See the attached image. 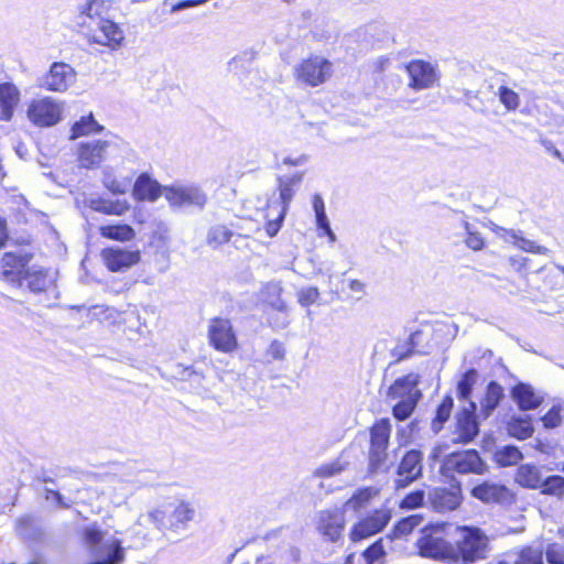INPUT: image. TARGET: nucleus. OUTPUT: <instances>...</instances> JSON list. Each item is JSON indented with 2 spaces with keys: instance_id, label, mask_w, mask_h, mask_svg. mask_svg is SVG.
<instances>
[{
  "instance_id": "f257e3e1",
  "label": "nucleus",
  "mask_w": 564,
  "mask_h": 564,
  "mask_svg": "<svg viewBox=\"0 0 564 564\" xmlns=\"http://www.w3.org/2000/svg\"><path fill=\"white\" fill-rule=\"evenodd\" d=\"M78 23L87 24L93 32L88 33V40L91 43L107 45L112 50L121 46L124 40L123 31L113 21L106 19L105 0H84L77 6Z\"/></svg>"
},
{
  "instance_id": "f03ea898",
  "label": "nucleus",
  "mask_w": 564,
  "mask_h": 564,
  "mask_svg": "<svg viewBox=\"0 0 564 564\" xmlns=\"http://www.w3.org/2000/svg\"><path fill=\"white\" fill-rule=\"evenodd\" d=\"M457 538L453 544V562L474 564L488 557L490 552L488 536L476 527H457Z\"/></svg>"
},
{
  "instance_id": "7ed1b4c3",
  "label": "nucleus",
  "mask_w": 564,
  "mask_h": 564,
  "mask_svg": "<svg viewBox=\"0 0 564 564\" xmlns=\"http://www.w3.org/2000/svg\"><path fill=\"white\" fill-rule=\"evenodd\" d=\"M119 152L118 139L112 135L111 139H97L78 143L77 160L80 167L96 170L119 155Z\"/></svg>"
},
{
  "instance_id": "20e7f679",
  "label": "nucleus",
  "mask_w": 564,
  "mask_h": 564,
  "mask_svg": "<svg viewBox=\"0 0 564 564\" xmlns=\"http://www.w3.org/2000/svg\"><path fill=\"white\" fill-rule=\"evenodd\" d=\"M390 433L388 419L378 421L370 430L369 468L372 473L387 471L391 466L387 454Z\"/></svg>"
},
{
  "instance_id": "39448f33",
  "label": "nucleus",
  "mask_w": 564,
  "mask_h": 564,
  "mask_svg": "<svg viewBox=\"0 0 564 564\" xmlns=\"http://www.w3.org/2000/svg\"><path fill=\"white\" fill-rule=\"evenodd\" d=\"M488 465L482 460L476 449L455 452L444 457L440 471L445 477H453L454 473L459 475H484Z\"/></svg>"
},
{
  "instance_id": "423d86ee",
  "label": "nucleus",
  "mask_w": 564,
  "mask_h": 564,
  "mask_svg": "<svg viewBox=\"0 0 564 564\" xmlns=\"http://www.w3.org/2000/svg\"><path fill=\"white\" fill-rule=\"evenodd\" d=\"M416 544L419 547V554L423 557L453 562V544L443 538L441 527L433 528L430 531H424Z\"/></svg>"
},
{
  "instance_id": "0eeeda50",
  "label": "nucleus",
  "mask_w": 564,
  "mask_h": 564,
  "mask_svg": "<svg viewBox=\"0 0 564 564\" xmlns=\"http://www.w3.org/2000/svg\"><path fill=\"white\" fill-rule=\"evenodd\" d=\"M330 75L332 63L327 58L318 55L303 59L295 67L296 79L311 87L324 84Z\"/></svg>"
},
{
  "instance_id": "6e6552de",
  "label": "nucleus",
  "mask_w": 564,
  "mask_h": 564,
  "mask_svg": "<svg viewBox=\"0 0 564 564\" xmlns=\"http://www.w3.org/2000/svg\"><path fill=\"white\" fill-rule=\"evenodd\" d=\"M28 117L35 126H54L62 119V105L50 97L33 100L29 106Z\"/></svg>"
},
{
  "instance_id": "1a4fd4ad",
  "label": "nucleus",
  "mask_w": 564,
  "mask_h": 564,
  "mask_svg": "<svg viewBox=\"0 0 564 564\" xmlns=\"http://www.w3.org/2000/svg\"><path fill=\"white\" fill-rule=\"evenodd\" d=\"M212 346L223 352L232 351L237 347V338L229 319L215 317L208 327Z\"/></svg>"
},
{
  "instance_id": "9d476101",
  "label": "nucleus",
  "mask_w": 564,
  "mask_h": 564,
  "mask_svg": "<svg viewBox=\"0 0 564 564\" xmlns=\"http://www.w3.org/2000/svg\"><path fill=\"white\" fill-rule=\"evenodd\" d=\"M422 459L423 454L421 451H408L397 469L398 478L395 479V488L401 489L408 487L422 476Z\"/></svg>"
},
{
  "instance_id": "9b49d317",
  "label": "nucleus",
  "mask_w": 564,
  "mask_h": 564,
  "mask_svg": "<svg viewBox=\"0 0 564 564\" xmlns=\"http://www.w3.org/2000/svg\"><path fill=\"white\" fill-rule=\"evenodd\" d=\"M76 73L65 63H53L48 73L40 79V87L52 91H65L75 80Z\"/></svg>"
},
{
  "instance_id": "f8f14e48",
  "label": "nucleus",
  "mask_w": 564,
  "mask_h": 564,
  "mask_svg": "<svg viewBox=\"0 0 564 564\" xmlns=\"http://www.w3.org/2000/svg\"><path fill=\"white\" fill-rule=\"evenodd\" d=\"M345 528V516L340 509L321 510L317 516V529L325 540L337 542Z\"/></svg>"
},
{
  "instance_id": "ddd939ff",
  "label": "nucleus",
  "mask_w": 564,
  "mask_h": 564,
  "mask_svg": "<svg viewBox=\"0 0 564 564\" xmlns=\"http://www.w3.org/2000/svg\"><path fill=\"white\" fill-rule=\"evenodd\" d=\"M477 405L475 402L469 401V409H463L456 415V443L468 444L474 441V438L479 433V424L476 419Z\"/></svg>"
},
{
  "instance_id": "4468645a",
  "label": "nucleus",
  "mask_w": 564,
  "mask_h": 564,
  "mask_svg": "<svg viewBox=\"0 0 564 564\" xmlns=\"http://www.w3.org/2000/svg\"><path fill=\"white\" fill-rule=\"evenodd\" d=\"M470 495L484 503H506L512 499L511 491L507 486L489 480L473 487Z\"/></svg>"
},
{
  "instance_id": "2eb2a0df",
  "label": "nucleus",
  "mask_w": 564,
  "mask_h": 564,
  "mask_svg": "<svg viewBox=\"0 0 564 564\" xmlns=\"http://www.w3.org/2000/svg\"><path fill=\"white\" fill-rule=\"evenodd\" d=\"M391 519L390 512L387 510H377L370 517L361 520L354 525L350 532V539L354 542L366 539L383 530Z\"/></svg>"
},
{
  "instance_id": "dca6fc26",
  "label": "nucleus",
  "mask_w": 564,
  "mask_h": 564,
  "mask_svg": "<svg viewBox=\"0 0 564 564\" xmlns=\"http://www.w3.org/2000/svg\"><path fill=\"white\" fill-rule=\"evenodd\" d=\"M405 68L410 76L409 86L415 90L430 88L436 79L435 69L429 62L411 61Z\"/></svg>"
},
{
  "instance_id": "f3484780",
  "label": "nucleus",
  "mask_w": 564,
  "mask_h": 564,
  "mask_svg": "<svg viewBox=\"0 0 564 564\" xmlns=\"http://www.w3.org/2000/svg\"><path fill=\"white\" fill-rule=\"evenodd\" d=\"M107 268L112 272L123 271L140 261V252L121 248H107L101 252Z\"/></svg>"
},
{
  "instance_id": "a211bd4d",
  "label": "nucleus",
  "mask_w": 564,
  "mask_h": 564,
  "mask_svg": "<svg viewBox=\"0 0 564 564\" xmlns=\"http://www.w3.org/2000/svg\"><path fill=\"white\" fill-rule=\"evenodd\" d=\"M420 376L417 373H408L398 378L388 390V398L391 400H420L422 393L417 389Z\"/></svg>"
},
{
  "instance_id": "6ab92c4d",
  "label": "nucleus",
  "mask_w": 564,
  "mask_h": 564,
  "mask_svg": "<svg viewBox=\"0 0 564 564\" xmlns=\"http://www.w3.org/2000/svg\"><path fill=\"white\" fill-rule=\"evenodd\" d=\"M424 340V333L416 330L412 333L406 339L399 340L394 348L391 349V357L394 362H400L411 356L426 354V347L422 344Z\"/></svg>"
},
{
  "instance_id": "aec40b11",
  "label": "nucleus",
  "mask_w": 564,
  "mask_h": 564,
  "mask_svg": "<svg viewBox=\"0 0 564 564\" xmlns=\"http://www.w3.org/2000/svg\"><path fill=\"white\" fill-rule=\"evenodd\" d=\"M430 501L438 512L455 510L462 502L459 488H436L430 494Z\"/></svg>"
},
{
  "instance_id": "412c9836",
  "label": "nucleus",
  "mask_w": 564,
  "mask_h": 564,
  "mask_svg": "<svg viewBox=\"0 0 564 564\" xmlns=\"http://www.w3.org/2000/svg\"><path fill=\"white\" fill-rule=\"evenodd\" d=\"M510 394L521 411L535 410L543 401V397L536 394L534 389L524 382L516 384Z\"/></svg>"
},
{
  "instance_id": "4be33fe9",
  "label": "nucleus",
  "mask_w": 564,
  "mask_h": 564,
  "mask_svg": "<svg viewBox=\"0 0 564 564\" xmlns=\"http://www.w3.org/2000/svg\"><path fill=\"white\" fill-rule=\"evenodd\" d=\"M20 101V91L12 83L0 84V120L10 121Z\"/></svg>"
},
{
  "instance_id": "5701e85b",
  "label": "nucleus",
  "mask_w": 564,
  "mask_h": 564,
  "mask_svg": "<svg viewBox=\"0 0 564 564\" xmlns=\"http://www.w3.org/2000/svg\"><path fill=\"white\" fill-rule=\"evenodd\" d=\"M196 516L195 508L189 502H180L169 513L166 518V527L173 531H183Z\"/></svg>"
},
{
  "instance_id": "b1692460",
  "label": "nucleus",
  "mask_w": 564,
  "mask_h": 564,
  "mask_svg": "<svg viewBox=\"0 0 564 564\" xmlns=\"http://www.w3.org/2000/svg\"><path fill=\"white\" fill-rule=\"evenodd\" d=\"M167 197L172 205L177 206L195 205L203 207L206 203L205 194L195 187L172 188Z\"/></svg>"
},
{
  "instance_id": "393cba45",
  "label": "nucleus",
  "mask_w": 564,
  "mask_h": 564,
  "mask_svg": "<svg viewBox=\"0 0 564 564\" xmlns=\"http://www.w3.org/2000/svg\"><path fill=\"white\" fill-rule=\"evenodd\" d=\"M503 398L505 391L501 384L497 381H490L487 384L485 397L480 401V414L484 419H487L492 414Z\"/></svg>"
},
{
  "instance_id": "a878e982",
  "label": "nucleus",
  "mask_w": 564,
  "mask_h": 564,
  "mask_svg": "<svg viewBox=\"0 0 564 564\" xmlns=\"http://www.w3.org/2000/svg\"><path fill=\"white\" fill-rule=\"evenodd\" d=\"M105 127L100 124L93 112L82 116L76 120L70 128V140H76L80 137H88L90 134L101 133Z\"/></svg>"
},
{
  "instance_id": "bb28decb",
  "label": "nucleus",
  "mask_w": 564,
  "mask_h": 564,
  "mask_svg": "<svg viewBox=\"0 0 564 564\" xmlns=\"http://www.w3.org/2000/svg\"><path fill=\"white\" fill-rule=\"evenodd\" d=\"M542 471L535 465L524 464L517 469L516 481L521 487L529 489H539L542 485Z\"/></svg>"
},
{
  "instance_id": "cd10ccee",
  "label": "nucleus",
  "mask_w": 564,
  "mask_h": 564,
  "mask_svg": "<svg viewBox=\"0 0 564 564\" xmlns=\"http://www.w3.org/2000/svg\"><path fill=\"white\" fill-rule=\"evenodd\" d=\"M15 532L22 540L29 542L40 541L44 534L43 529L30 516H23L17 520Z\"/></svg>"
},
{
  "instance_id": "c85d7f7f",
  "label": "nucleus",
  "mask_w": 564,
  "mask_h": 564,
  "mask_svg": "<svg viewBox=\"0 0 564 564\" xmlns=\"http://www.w3.org/2000/svg\"><path fill=\"white\" fill-rule=\"evenodd\" d=\"M507 430L512 437L518 440H527L532 435L534 431L532 419L527 414L512 416L508 422Z\"/></svg>"
},
{
  "instance_id": "c756f323",
  "label": "nucleus",
  "mask_w": 564,
  "mask_h": 564,
  "mask_svg": "<svg viewBox=\"0 0 564 564\" xmlns=\"http://www.w3.org/2000/svg\"><path fill=\"white\" fill-rule=\"evenodd\" d=\"M133 195L140 200H155L161 195V185L155 178H137Z\"/></svg>"
},
{
  "instance_id": "7c9ffc66",
  "label": "nucleus",
  "mask_w": 564,
  "mask_h": 564,
  "mask_svg": "<svg viewBox=\"0 0 564 564\" xmlns=\"http://www.w3.org/2000/svg\"><path fill=\"white\" fill-rule=\"evenodd\" d=\"M512 564H544L543 550L540 547L524 546L517 552L507 554Z\"/></svg>"
},
{
  "instance_id": "2f4dec72",
  "label": "nucleus",
  "mask_w": 564,
  "mask_h": 564,
  "mask_svg": "<svg viewBox=\"0 0 564 564\" xmlns=\"http://www.w3.org/2000/svg\"><path fill=\"white\" fill-rule=\"evenodd\" d=\"M282 286L280 283H269L263 290L264 302L278 313H285L286 303L282 300Z\"/></svg>"
},
{
  "instance_id": "473e14b6",
  "label": "nucleus",
  "mask_w": 564,
  "mask_h": 564,
  "mask_svg": "<svg viewBox=\"0 0 564 564\" xmlns=\"http://www.w3.org/2000/svg\"><path fill=\"white\" fill-rule=\"evenodd\" d=\"M100 234L102 237L119 241H129L135 236L134 229L126 224L102 226Z\"/></svg>"
},
{
  "instance_id": "72a5a7b5",
  "label": "nucleus",
  "mask_w": 564,
  "mask_h": 564,
  "mask_svg": "<svg viewBox=\"0 0 564 564\" xmlns=\"http://www.w3.org/2000/svg\"><path fill=\"white\" fill-rule=\"evenodd\" d=\"M523 458L521 451L514 445H506L495 453V460L498 465L507 467L518 464Z\"/></svg>"
},
{
  "instance_id": "f704fd0d",
  "label": "nucleus",
  "mask_w": 564,
  "mask_h": 564,
  "mask_svg": "<svg viewBox=\"0 0 564 564\" xmlns=\"http://www.w3.org/2000/svg\"><path fill=\"white\" fill-rule=\"evenodd\" d=\"M423 518L413 514L401 519L393 528L392 534L388 535L389 539H400L410 534L416 527L421 524Z\"/></svg>"
},
{
  "instance_id": "c9c22d12",
  "label": "nucleus",
  "mask_w": 564,
  "mask_h": 564,
  "mask_svg": "<svg viewBox=\"0 0 564 564\" xmlns=\"http://www.w3.org/2000/svg\"><path fill=\"white\" fill-rule=\"evenodd\" d=\"M478 379V372L476 369H468L459 379L457 383V394L459 400L467 401L469 400L473 388Z\"/></svg>"
},
{
  "instance_id": "e433bc0d",
  "label": "nucleus",
  "mask_w": 564,
  "mask_h": 564,
  "mask_svg": "<svg viewBox=\"0 0 564 564\" xmlns=\"http://www.w3.org/2000/svg\"><path fill=\"white\" fill-rule=\"evenodd\" d=\"M453 405V398L445 397L442 403L437 406L436 415L432 421V430L435 433H438L443 429L444 423L449 419Z\"/></svg>"
},
{
  "instance_id": "4c0bfd02",
  "label": "nucleus",
  "mask_w": 564,
  "mask_h": 564,
  "mask_svg": "<svg viewBox=\"0 0 564 564\" xmlns=\"http://www.w3.org/2000/svg\"><path fill=\"white\" fill-rule=\"evenodd\" d=\"M256 57V52L253 51H245L241 54L232 57L229 63L228 67L230 72H234L236 75L240 76L243 73H246L253 62Z\"/></svg>"
},
{
  "instance_id": "58836bf2",
  "label": "nucleus",
  "mask_w": 564,
  "mask_h": 564,
  "mask_svg": "<svg viewBox=\"0 0 564 564\" xmlns=\"http://www.w3.org/2000/svg\"><path fill=\"white\" fill-rule=\"evenodd\" d=\"M539 489H541V494L543 495L561 496L564 494V477L552 475L543 478Z\"/></svg>"
},
{
  "instance_id": "ea45409f",
  "label": "nucleus",
  "mask_w": 564,
  "mask_h": 564,
  "mask_svg": "<svg viewBox=\"0 0 564 564\" xmlns=\"http://www.w3.org/2000/svg\"><path fill=\"white\" fill-rule=\"evenodd\" d=\"M232 232L225 226L212 227L207 235V243L213 248H217L230 240Z\"/></svg>"
},
{
  "instance_id": "a19ab883",
  "label": "nucleus",
  "mask_w": 564,
  "mask_h": 564,
  "mask_svg": "<svg viewBox=\"0 0 564 564\" xmlns=\"http://www.w3.org/2000/svg\"><path fill=\"white\" fill-rule=\"evenodd\" d=\"M512 238L514 239V245L525 252L535 254H547L550 252V249L546 247L540 246L535 241L519 236L516 232L512 234Z\"/></svg>"
},
{
  "instance_id": "79ce46f5",
  "label": "nucleus",
  "mask_w": 564,
  "mask_h": 564,
  "mask_svg": "<svg viewBox=\"0 0 564 564\" xmlns=\"http://www.w3.org/2000/svg\"><path fill=\"white\" fill-rule=\"evenodd\" d=\"M419 400L409 399V400H398V402L393 405L392 413L393 416L399 421H404L413 413L416 408Z\"/></svg>"
},
{
  "instance_id": "37998d69",
  "label": "nucleus",
  "mask_w": 564,
  "mask_h": 564,
  "mask_svg": "<svg viewBox=\"0 0 564 564\" xmlns=\"http://www.w3.org/2000/svg\"><path fill=\"white\" fill-rule=\"evenodd\" d=\"M498 97L500 102L510 111L516 110L519 107V95L507 86L499 87Z\"/></svg>"
},
{
  "instance_id": "c03bdc74",
  "label": "nucleus",
  "mask_w": 564,
  "mask_h": 564,
  "mask_svg": "<svg viewBox=\"0 0 564 564\" xmlns=\"http://www.w3.org/2000/svg\"><path fill=\"white\" fill-rule=\"evenodd\" d=\"M464 229L467 234V237L465 239V243L468 248H470L474 251H479L484 248L485 242L481 235L473 229V226L468 221L463 223Z\"/></svg>"
},
{
  "instance_id": "a18cd8bd",
  "label": "nucleus",
  "mask_w": 564,
  "mask_h": 564,
  "mask_svg": "<svg viewBox=\"0 0 564 564\" xmlns=\"http://www.w3.org/2000/svg\"><path fill=\"white\" fill-rule=\"evenodd\" d=\"M29 289L34 293L43 292L47 289V275L42 271L35 273H28L25 276Z\"/></svg>"
},
{
  "instance_id": "49530a36",
  "label": "nucleus",
  "mask_w": 564,
  "mask_h": 564,
  "mask_svg": "<svg viewBox=\"0 0 564 564\" xmlns=\"http://www.w3.org/2000/svg\"><path fill=\"white\" fill-rule=\"evenodd\" d=\"M543 554H545L549 564H564V545L562 544H549Z\"/></svg>"
},
{
  "instance_id": "de8ad7c7",
  "label": "nucleus",
  "mask_w": 564,
  "mask_h": 564,
  "mask_svg": "<svg viewBox=\"0 0 564 564\" xmlns=\"http://www.w3.org/2000/svg\"><path fill=\"white\" fill-rule=\"evenodd\" d=\"M372 491L370 488L358 490L347 502L346 507L357 510L370 500Z\"/></svg>"
},
{
  "instance_id": "09e8293b",
  "label": "nucleus",
  "mask_w": 564,
  "mask_h": 564,
  "mask_svg": "<svg viewBox=\"0 0 564 564\" xmlns=\"http://www.w3.org/2000/svg\"><path fill=\"white\" fill-rule=\"evenodd\" d=\"M424 502V491L415 490L406 495L400 503L401 509H415Z\"/></svg>"
},
{
  "instance_id": "8fccbe9b",
  "label": "nucleus",
  "mask_w": 564,
  "mask_h": 564,
  "mask_svg": "<svg viewBox=\"0 0 564 564\" xmlns=\"http://www.w3.org/2000/svg\"><path fill=\"white\" fill-rule=\"evenodd\" d=\"M319 297V291L315 286L303 288L299 292V303L302 306H310Z\"/></svg>"
},
{
  "instance_id": "3c124183",
  "label": "nucleus",
  "mask_w": 564,
  "mask_h": 564,
  "mask_svg": "<svg viewBox=\"0 0 564 564\" xmlns=\"http://www.w3.org/2000/svg\"><path fill=\"white\" fill-rule=\"evenodd\" d=\"M386 554L383 546H382V540H378L377 542L372 543L365 552L364 556L367 561V564H373L377 560L382 557Z\"/></svg>"
},
{
  "instance_id": "603ef678",
  "label": "nucleus",
  "mask_w": 564,
  "mask_h": 564,
  "mask_svg": "<svg viewBox=\"0 0 564 564\" xmlns=\"http://www.w3.org/2000/svg\"><path fill=\"white\" fill-rule=\"evenodd\" d=\"M96 210L105 213L107 215H121L127 208L124 205L118 203H111L106 200L98 202L97 206L94 207Z\"/></svg>"
},
{
  "instance_id": "864d4df0",
  "label": "nucleus",
  "mask_w": 564,
  "mask_h": 564,
  "mask_svg": "<svg viewBox=\"0 0 564 564\" xmlns=\"http://www.w3.org/2000/svg\"><path fill=\"white\" fill-rule=\"evenodd\" d=\"M480 91H474L466 89L464 91V97L466 99L467 106H469L475 111H485V104L480 98Z\"/></svg>"
},
{
  "instance_id": "5fc2aeb1",
  "label": "nucleus",
  "mask_w": 564,
  "mask_h": 564,
  "mask_svg": "<svg viewBox=\"0 0 564 564\" xmlns=\"http://www.w3.org/2000/svg\"><path fill=\"white\" fill-rule=\"evenodd\" d=\"M279 189H280V200L282 203L281 210H284V213H285L289 204L291 203V200L294 196V189H293L291 183H281L279 186Z\"/></svg>"
},
{
  "instance_id": "6e6d98bb",
  "label": "nucleus",
  "mask_w": 564,
  "mask_h": 564,
  "mask_svg": "<svg viewBox=\"0 0 564 564\" xmlns=\"http://www.w3.org/2000/svg\"><path fill=\"white\" fill-rule=\"evenodd\" d=\"M543 424L547 429H554L561 424L560 409L553 406L543 417Z\"/></svg>"
},
{
  "instance_id": "4d7b16f0",
  "label": "nucleus",
  "mask_w": 564,
  "mask_h": 564,
  "mask_svg": "<svg viewBox=\"0 0 564 564\" xmlns=\"http://www.w3.org/2000/svg\"><path fill=\"white\" fill-rule=\"evenodd\" d=\"M105 186L110 189L112 193H126L127 188L129 187V183L126 181L128 178H105Z\"/></svg>"
},
{
  "instance_id": "13d9d810",
  "label": "nucleus",
  "mask_w": 564,
  "mask_h": 564,
  "mask_svg": "<svg viewBox=\"0 0 564 564\" xmlns=\"http://www.w3.org/2000/svg\"><path fill=\"white\" fill-rule=\"evenodd\" d=\"M343 470V466L339 462H334L327 465H323L318 468L317 475L321 477H332L338 475Z\"/></svg>"
},
{
  "instance_id": "bf43d9fd",
  "label": "nucleus",
  "mask_w": 564,
  "mask_h": 564,
  "mask_svg": "<svg viewBox=\"0 0 564 564\" xmlns=\"http://www.w3.org/2000/svg\"><path fill=\"white\" fill-rule=\"evenodd\" d=\"M284 354H285L284 347H283L282 343H280L278 340H273L267 350V355L273 360L283 359Z\"/></svg>"
},
{
  "instance_id": "052dcab7",
  "label": "nucleus",
  "mask_w": 564,
  "mask_h": 564,
  "mask_svg": "<svg viewBox=\"0 0 564 564\" xmlns=\"http://www.w3.org/2000/svg\"><path fill=\"white\" fill-rule=\"evenodd\" d=\"M284 216V210H281L275 219L268 221L265 230L270 237H274L279 232Z\"/></svg>"
},
{
  "instance_id": "680f3d73",
  "label": "nucleus",
  "mask_w": 564,
  "mask_h": 564,
  "mask_svg": "<svg viewBox=\"0 0 564 564\" xmlns=\"http://www.w3.org/2000/svg\"><path fill=\"white\" fill-rule=\"evenodd\" d=\"M270 324L274 328L283 329L289 326L290 318H289V311L286 310L285 313H278L276 315L271 317Z\"/></svg>"
},
{
  "instance_id": "e2e57ef3",
  "label": "nucleus",
  "mask_w": 564,
  "mask_h": 564,
  "mask_svg": "<svg viewBox=\"0 0 564 564\" xmlns=\"http://www.w3.org/2000/svg\"><path fill=\"white\" fill-rule=\"evenodd\" d=\"M45 494H46L45 499L50 500L51 498H53L59 508H63V509L70 508V503L66 502L63 495L59 494L58 491L46 488Z\"/></svg>"
},
{
  "instance_id": "0e129e2a",
  "label": "nucleus",
  "mask_w": 564,
  "mask_h": 564,
  "mask_svg": "<svg viewBox=\"0 0 564 564\" xmlns=\"http://www.w3.org/2000/svg\"><path fill=\"white\" fill-rule=\"evenodd\" d=\"M207 1L208 0H182V1H178L175 4H173L171 11L172 12H178V11H182V10H185V9H188V8L200 6V4H203V3L207 2Z\"/></svg>"
},
{
  "instance_id": "69168bd1",
  "label": "nucleus",
  "mask_w": 564,
  "mask_h": 564,
  "mask_svg": "<svg viewBox=\"0 0 564 564\" xmlns=\"http://www.w3.org/2000/svg\"><path fill=\"white\" fill-rule=\"evenodd\" d=\"M110 308L105 305H94L88 308L89 314L99 321L108 319L110 317V315L107 314Z\"/></svg>"
},
{
  "instance_id": "338daca9",
  "label": "nucleus",
  "mask_w": 564,
  "mask_h": 564,
  "mask_svg": "<svg viewBox=\"0 0 564 564\" xmlns=\"http://www.w3.org/2000/svg\"><path fill=\"white\" fill-rule=\"evenodd\" d=\"M315 217H316V224H317V227L322 230L324 229H328V227H330L329 225V221H328V218H327V215H326V212H316L315 213Z\"/></svg>"
},
{
  "instance_id": "774afa93",
  "label": "nucleus",
  "mask_w": 564,
  "mask_h": 564,
  "mask_svg": "<svg viewBox=\"0 0 564 564\" xmlns=\"http://www.w3.org/2000/svg\"><path fill=\"white\" fill-rule=\"evenodd\" d=\"M315 217H316V224H317V227L322 230L324 229H328V227H330L329 225V221H328V218H327V215H326V212H316L315 213Z\"/></svg>"
}]
</instances>
